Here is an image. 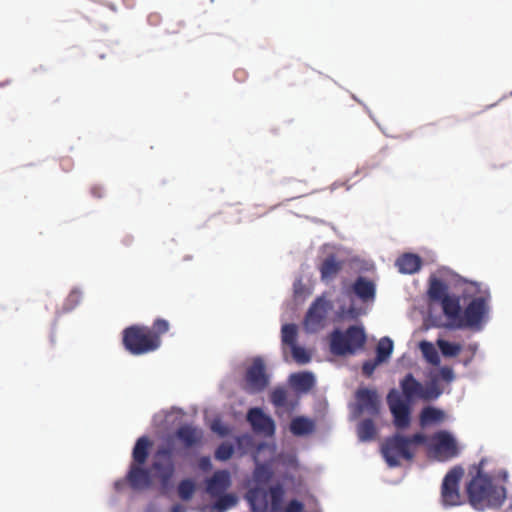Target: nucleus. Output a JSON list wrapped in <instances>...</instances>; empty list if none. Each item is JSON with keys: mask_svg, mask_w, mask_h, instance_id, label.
Segmentation results:
<instances>
[{"mask_svg": "<svg viewBox=\"0 0 512 512\" xmlns=\"http://www.w3.org/2000/svg\"><path fill=\"white\" fill-rule=\"evenodd\" d=\"M425 442L426 436L422 433L409 437L396 433L384 440L381 453L389 467H397L401 465V460L412 461L415 456V446Z\"/></svg>", "mask_w": 512, "mask_h": 512, "instance_id": "obj_5", "label": "nucleus"}, {"mask_svg": "<svg viewBox=\"0 0 512 512\" xmlns=\"http://www.w3.org/2000/svg\"><path fill=\"white\" fill-rule=\"evenodd\" d=\"M431 452L435 459L445 462L457 457L459 448L449 432L439 431L432 436Z\"/></svg>", "mask_w": 512, "mask_h": 512, "instance_id": "obj_9", "label": "nucleus"}, {"mask_svg": "<svg viewBox=\"0 0 512 512\" xmlns=\"http://www.w3.org/2000/svg\"><path fill=\"white\" fill-rule=\"evenodd\" d=\"M171 512H185V510L181 505L177 504L172 507Z\"/></svg>", "mask_w": 512, "mask_h": 512, "instance_id": "obj_45", "label": "nucleus"}, {"mask_svg": "<svg viewBox=\"0 0 512 512\" xmlns=\"http://www.w3.org/2000/svg\"><path fill=\"white\" fill-rule=\"evenodd\" d=\"M295 82H299V81H298V78H295V81H292V82H291V85H294V84H295Z\"/></svg>", "mask_w": 512, "mask_h": 512, "instance_id": "obj_49", "label": "nucleus"}, {"mask_svg": "<svg viewBox=\"0 0 512 512\" xmlns=\"http://www.w3.org/2000/svg\"><path fill=\"white\" fill-rule=\"evenodd\" d=\"M273 472L266 465H258L253 473L254 486L246 493V499L253 512H280L285 497L281 483L268 486Z\"/></svg>", "mask_w": 512, "mask_h": 512, "instance_id": "obj_3", "label": "nucleus"}, {"mask_svg": "<svg viewBox=\"0 0 512 512\" xmlns=\"http://www.w3.org/2000/svg\"><path fill=\"white\" fill-rule=\"evenodd\" d=\"M478 296L474 297L462 312L457 328H469L480 330L489 312L490 293L488 290L481 291L476 287Z\"/></svg>", "mask_w": 512, "mask_h": 512, "instance_id": "obj_7", "label": "nucleus"}, {"mask_svg": "<svg viewBox=\"0 0 512 512\" xmlns=\"http://www.w3.org/2000/svg\"><path fill=\"white\" fill-rule=\"evenodd\" d=\"M304 504L297 500H290L285 507L282 506V510L280 512H303Z\"/></svg>", "mask_w": 512, "mask_h": 512, "instance_id": "obj_36", "label": "nucleus"}, {"mask_svg": "<svg viewBox=\"0 0 512 512\" xmlns=\"http://www.w3.org/2000/svg\"><path fill=\"white\" fill-rule=\"evenodd\" d=\"M79 295H80V293H79V292H77V291H73V292H71V293H70V295H69V299H70V300H75V299H77V298L79 297Z\"/></svg>", "mask_w": 512, "mask_h": 512, "instance_id": "obj_46", "label": "nucleus"}, {"mask_svg": "<svg viewBox=\"0 0 512 512\" xmlns=\"http://www.w3.org/2000/svg\"><path fill=\"white\" fill-rule=\"evenodd\" d=\"M437 345H438L441 353L445 357H455L462 350V347H461L460 344L451 343V342L446 341V340H438L437 341Z\"/></svg>", "mask_w": 512, "mask_h": 512, "instance_id": "obj_33", "label": "nucleus"}, {"mask_svg": "<svg viewBox=\"0 0 512 512\" xmlns=\"http://www.w3.org/2000/svg\"><path fill=\"white\" fill-rule=\"evenodd\" d=\"M358 437L361 441H371L376 436V427L371 419L361 421L357 427Z\"/></svg>", "mask_w": 512, "mask_h": 512, "instance_id": "obj_29", "label": "nucleus"}, {"mask_svg": "<svg viewBox=\"0 0 512 512\" xmlns=\"http://www.w3.org/2000/svg\"><path fill=\"white\" fill-rule=\"evenodd\" d=\"M314 429V421L304 416H297L290 422V431L295 436L308 435L312 433Z\"/></svg>", "mask_w": 512, "mask_h": 512, "instance_id": "obj_25", "label": "nucleus"}, {"mask_svg": "<svg viewBox=\"0 0 512 512\" xmlns=\"http://www.w3.org/2000/svg\"><path fill=\"white\" fill-rule=\"evenodd\" d=\"M352 291L362 302H370L375 299L376 285L374 281L359 276L352 285Z\"/></svg>", "mask_w": 512, "mask_h": 512, "instance_id": "obj_19", "label": "nucleus"}, {"mask_svg": "<svg viewBox=\"0 0 512 512\" xmlns=\"http://www.w3.org/2000/svg\"><path fill=\"white\" fill-rule=\"evenodd\" d=\"M343 261L338 260L335 255L327 256L321 263L319 271L322 281L333 280L343 268Z\"/></svg>", "mask_w": 512, "mask_h": 512, "instance_id": "obj_20", "label": "nucleus"}, {"mask_svg": "<svg viewBox=\"0 0 512 512\" xmlns=\"http://www.w3.org/2000/svg\"><path fill=\"white\" fill-rule=\"evenodd\" d=\"M233 452H234L233 446L226 443V460L232 456Z\"/></svg>", "mask_w": 512, "mask_h": 512, "instance_id": "obj_44", "label": "nucleus"}, {"mask_svg": "<svg viewBox=\"0 0 512 512\" xmlns=\"http://www.w3.org/2000/svg\"><path fill=\"white\" fill-rule=\"evenodd\" d=\"M195 489L196 486L193 480L184 479L178 484V495L182 500L188 501L192 498Z\"/></svg>", "mask_w": 512, "mask_h": 512, "instance_id": "obj_32", "label": "nucleus"}, {"mask_svg": "<svg viewBox=\"0 0 512 512\" xmlns=\"http://www.w3.org/2000/svg\"><path fill=\"white\" fill-rule=\"evenodd\" d=\"M152 469L158 472V477L163 486H166L170 482L175 471L173 449L170 446H161L157 449L154 455Z\"/></svg>", "mask_w": 512, "mask_h": 512, "instance_id": "obj_11", "label": "nucleus"}, {"mask_svg": "<svg viewBox=\"0 0 512 512\" xmlns=\"http://www.w3.org/2000/svg\"><path fill=\"white\" fill-rule=\"evenodd\" d=\"M91 193L94 197L100 198L103 195V189L100 186H93L91 188Z\"/></svg>", "mask_w": 512, "mask_h": 512, "instance_id": "obj_43", "label": "nucleus"}, {"mask_svg": "<svg viewBox=\"0 0 512 512\" xmlns=\"http://www.w3.org/2000/svg\"><path fill=\"white\" fill-rule=\"evenodd\" d=\"M167 320L158 318L151 327L132 325L124 329L122 342L132 355H143L157 350L161 345V336L168 332Z\"/></svg>", "mask_w": 512, "mask_h": 512, "instance_id": "obj_4", "label": "nucleus"}, {"mask_svg": "<svg viewBox=\"0 0 512 512\" xmlns=\"http://www.w3.org/2000/svg\"><path fill=\"white\" fill-rule=\"evenodd\" d=\"M393 351V341L388 337H383L376 347V359L378 362H385L389 359Z\"/></svg>", "mask_w": 512, "mask_h": 512, "instance_id": "obj_28", "label": "nucleus"}, {"mask_svg": "<svg viewBox=\"0 0 512 512\" xmlns=\"http://www.w3.org/2000/svg\"><path fill=\"white\" fill-rule=\"evenodd\" d=\"M463 475V468L455 466L444 476L441 485L440 501L445 508L459 506L464 503L463 497L459 491V485Z\"/></svg>", "mask_w": 512, "mask_h": 512, "instance_id": "obj_8", "label": "nucleus"}, {"mask_svg": "<svg viewBox=\"0 0 512 512\" xmlns=\"http://www.w3.org/2000/svg\"><path fill=\"white\" fill-rule=\"evenodd\" d=\"M205 490L215 499V504L209 508L211 512H224V470H217L207 479Z\"/></svg>", "mask_w": 512, "mask_h": 512, "instance_id": "obj_13", "label": "nucleus"}, {"mask_svg": "<svg viewBox=\"0 0 512 512\" xmlns=\"http://www.w3.org/2000/svg\"><path fill=\"white\" fill-rule=\"evenodd\" d=\"M246 419L253 432L264 437H272L275 434V421L261 408L253 407L247 412Z\"/></svg>", "mask_w": 512, "mask_h": 512, "instance_id": "obj_12", "label": "nucleus"}, {"mask_svg": "<svg viewBox=\"0 0 512 512\" xmlns=\"http://www.w3.org/2000/svg\"><path fill=\"white\" fill-rule=\"evenodd\" d=\"M420 350L427 362L435 366L440 364L439 354L432 343L428 341H422L420 343Z\"/></svg>", "mask_w": 512, "mask_h": 512, "instance_id": "obj_31", "label": "nucleus"}, {"mask_svg": "<svg viewBox=\"0 0 512 512\" xmlns=\"http://www.w3.org/2000/svg\"><path fill=\"white\" fill-rule=\"evenodd\" d=\"M175 436L186 448H192L201 445L203 431L198 427L185 424L176 430Z\"/></svg>", "mask_w": 512, "mask_h": 512, "instance_id": "obj_16", "label": "nucleus"}, {"mask_svg": "<svg viewBox=\"0 0 512 512\" xmlns=\"http://www.w3.org/2000/svg\"><path fill=\"white\" fill-rule=\"evenodd\" d=\"M400 387L406 399L403 400L399 392L392 389L387 395V404L393 416L394 426L399 430L409 427L411 422V410L409 402L416 398L429 401L435 400L442 394L437 380L432 379L425 387L408 373L401 381Z\"/></svg>", "mask_w": 512, "mask_h": 512, "instance_id": "obj_1", "label": "nucleus"}, {"mask_svg": "<svg viewBox=\"0 0 512 512\" xmlns=\"http://www.w3.org/2000/svg\"><path fill=\"white\" fill-rule=\"evenodd\" d=\"M366 340L363 327L352 325L345 331L334 329L329 335L330 352L335 356L355 355L364 348Z\"/></svg>", "mask_w": 512, "mask_h": 512, "instance_id": "obj_6", "label": "nucleus"}, {"mask_svg": "<svg viewBox=\"0 0 512 512\" xmlns=\"http://www.w3.org/2000/svg\"><path fill=\"white\" fill-rule=\"evenodd\" d=\"M143 465L131 464L127 480L130 486L135 490H141L150 487L152 480L150 471L142 467Z\"/></svg>", "mask_w": 512, "mask_h": 512, "instance_id": "obj_17", "label": "nucleus"}, {"mask_svg": "<svg viewBox=\"0 0 512 512\" xmlns=\"http://www.w3.org/2000/svg\"><path fill=\"white\" fill-rule=\"evenodd\" d=\"M246 391L256 394L264 391L269 385L265 363L261 358H255L245 374Z\"/></svg>", "mask_w": 512, "mask_h": 512, "instance_id": "obj_10", "label": "nucleus"}, {"mask_svg": "<svg viewBox=\"0 0 512 512\" xmlns=\"http://www.w3.org/2000/svg\"><path fill=\"white\" fill-rule=\"evenodd\" d=\"M290 349L293 359L298 364H306L310 361V355L303 347L295 344L294 346L290 347Z\"/></svg>", "mask_w": 512, "mask_h": 512, "instance_id": "obj_34", "label": "nucleus"}, {"mask_svg": "<svg viewBox=\"0 0 512 512\" xmlns=\"http://www.w3.org/2000/svg\"><path fill=\"white\" fill-rule=\"evenodd\" d=\"M421 265V258L412 253H405L396 260V266L398 267L399 272L403 274L416 273L420 270Z\"/></svg>", "mask_w": 512, "mask_h": 512, "instance_id": "obj_22", "label": "nucleus"}, {"mask_svg": "<svg viewBox=\"0 0 512 512\" xmlns=\"http://www.w3.org/2000/svg\"><path fill=\"white\" fill-rule=\"evenodd\" d=\"M294 78H298V81L301 83H307L308 80L305 77H302L305 74L314 73L313 70H310L307 66L302 64H297L296 66L289 67Z\"/></svg>", "mask_w": 512, "mask_h": 512, "instance_id": "obj_35", "label": "nucleus"}, {"mask_svg": "<svg viewBox=\"0 0 512 512\" xmlns=\"http://www.w3.org/2000/svg\"><path fill=\"white\" fill-rule=\"evenodd\" d=\"M358 410L371 415L379 413V399L377 392L369 388H359L355 393Z\"/></svg>", "mask_w": 512, "mask_h": 512, "instance_id": "obj_15", "label": "nucleus"}, {"mask_svg": "<svg viewBox=\"0 0 512 512\" xmlns=\"http://www.w3.org/2000/svg\"><path fill=\"white\" fill-rule=\"evenodd\" d=\"M215 458L219 461H224V442L218 445L215 451Z\"/></svg>", "mask_w": 512, "mask_h": 512, "instance_id": "obj_41", "label": "nucleus"}, {"mask_svg": "<svg viewBox=\"0 0 512 512\" xmlns=\"http://www.w3.org/2000/svg\"><path fill=\"white\" fill-rule=\"evenodd\" d=\"M443 418V411L435 407L428 406L423 408L420 413V424L421 426H426L431 423L439 422L443 420Z\"/></svg>", "mask_w": 512, "mask_h": 512, "instance_id": "obj_27", "label": "nucleus"}, {"mask_svg": "<svg viewBox=\"0 0 512 512\" xmlns=\"http://www.w3.org/2000/svg\"><path fill=\"white\" fill-rule=\"evenodd\" d=\"M236 503V497L233 494L226 493V509Z\"/></svg>", "mask_w": 512, "mask_h": 512, "instance_id": "obj_42", "label": "nucleus"}, {"mask_svg": "<svg viewBox=\"0 0 512 512\" xmlns=\"http://www.w3.org/2000/svg\"><path fill=\"white\" fill-rule=\"evenodd\" d=\"M151 445L152 443L147 436L138 438L132 452V464L144 465L149 456Z\"/></svg>", "mask_w": 512, "mask_h": 512, "instance_id": "obj_24", "label": "nucleus"}, {"mask_svg": "<svg viewBox=\"0 0 512 512\" xmlns=\"http://www.w3.org/2000/svg\"><path fill=\"white\" fill-rule=\"evenodd\" d=\"M198 467L204 472H208L212 469L211 459L208 456H203L198 460Z\"/></svg>", "mask_w": 512, "mask_h": 512, "instance_id": "obj_40", "label": "nucleus"}, {"mask_svg": "<svg viewBox=\"0 0 512 512\" xmlns=\"http://www.w3.org/2000/svg\"><path fill=\"white\" fill-rule=\"evenodd\" d=\"M439 373L440 377L448 383L452 382L455 378L453 369L447 366L441 367Z\"/></svg>", "mask_w": 512, "mask_h": 512, "instance_id": "obj_38", "label": "nucleus"}, {"mask_svg": "<svg viewBox=\"0 0 512 512\" xmlns=\"http://www.w3.org/2000/svg\"><path fill=\"white\" fill-rule=\"evenodd\" d=\"M428 295L432 301L441 302L444 298L448 297V286L441 279L437 277H430Z\"/></svg>", "mask_w": 512, "mask_h": 512, "instance_id": "obj_26", "label": "nucleus"}, {"mask_svg": "<svg viewBox=\"0 0 512 512\" xmlns=\"http://www.w3.org/2000/svg\"><path fill=\"white\" fill-rule=\"evenodd\" d=\"M270 401L276 408H284L293 411L298 405V399L292 398L287 388L275 387L270 393Z\"/></svg>", "mask_w": 512, "mask_h": 512, "instance_id": "obj_18", "label": "nucleus"}, {"mask_svg": "<svg viewBox=\"0 0 512 512\" xmlns=\"http://www.w3.org/2000/svg\"><path fill=\"white\" fill-rule=\"evenodd\" d=\"M484 460L476 467V474L466 484V493L469 504L476 510L484 511L499 508L506 499L504 484L507 481V472L498 475H489L483 471Z\"/></svg>", "mask_w": 512, "mask_h": 512, "instance_id": "obj_2", "label": "nucleus"}, {"mask_svg": "<svg viewBox=\"0 0 512 512\" xmlns=\"http://www.w3.org/2000/svg\"><path fill=\"white\" fill-rule=\"evenodd\" d=\"M379 364H381V362H378V360L376 358H375V360L365 361L362 365L363 374L367 377H370Z\"/></svg>", "mask_w": 512, "mask_h": 512, "instance_id": "obj_37", "label": "nucleus"}, {"mask_svg": "<svg viewBox=\"0 0 512 512\" xmlns=\"http://www.w3.org/2000/svg\"><path fill=\"white\" fill-rule=\"evenodd\" d=\"M210 428L219 436H224V422L220 418L214 419L210 425Z\"/></svg>", "mask_w": 512, "mask_h": 512, "instance_id": "obj_39", "label": "nucleus"}, {"mask_svg": "<svg viewBox=\"0 0 512 512\" xmlns=\"http://www.w3.org/2000/svg\"><path fill=\"white\" fill-rule=\"evenodd\" d=\"M225 483H226V488H227L230 485V476H229V473L227 471H226Z\"/></svg>", "mask_w": 512, "mask_h": 512, "instance_id": "obj_47", "label": "nucleus"}, {"mask_svg": "<svg viewBox=\"0 0 512 512\" xmlns=\"http://www.w3.org/2000/svg\"><path fill=\"white\" fill-rule=\"evenodd\" d=\"M289 382L298 392L307 393L315 385V378L310 372H298L290 375Z\"/></svg>", "mask_w": 512, "mask_h": 512, "instance_id": "obj_23", "label": "nucleus"}, {"mask_svg": "<svg viewBox=\"0 0 512 512\" xmlns=\"http://www.w3.org/2000/svg\"><path fill=\"white\" fill-rule=\"evenodd\" d=\"M295 82H299V81H298V78H295V81H292V82H291V85H294V84H295Z\"/></svg>", "mask_w": 512, "mask_h": 512, "instance_id": "obj_48", "label": "nucleus"}, {"mask_svg": "<svg viewBox=\"0 0 512 512\" xmlns=\"http://www.w3.org/2000/svg\"><path fill=\"white\" fill-rule=\"evenodd\" d=\"M329 304L322 298L318 297L309 307L305 316V325L308 329L316 331L323 326L328 313Z\"/></svg>", "mask_w": 512, "mask_h": 512, "instance_id": "obj_14", "label": "nucleus"}, {"mask_svg": "<svg viewBox=\"0 0 512 512\" xmlns=\"http://www.w3.org/2000/svg\"><path fill=\"white\" fill-rule=\"evenodd\" d=\"M444 315L451 320L457 327V322H460L462 311L460 306L459 297L449 295L440 302Z\"/></svg>", "mask_w": 512, "mask_h": 512, "instance_id": "obj_21", "label": "nucleus"}, {"mask_svg": "<svg viewBox=\"0 0 512 512\" xmlns=\"http://www.w3.org/2000/svg\"><path fill=\"white\" fill-rule=\"evenodd\" d=\"M298 329L295 324H284L281 328V341L283 345L292 347L297 344Z\"/></svg>", "mask_w": 512, "mask_h": 512, "instance_id": "obj_30", "label": "nucleus"}]
</instances>
